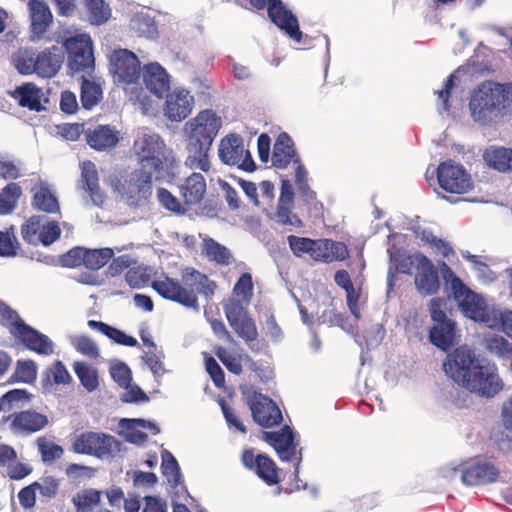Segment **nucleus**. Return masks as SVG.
Wrapping results in <instances>:
<instances>
[{
	"mask_svg": "<svg viewBox=\"0 0 512 512\" xmlns=\"http://www.w3.org/2000/svg\"><path fill=\"white\" fill-rule=\"evenodd\" d=\"M392 259L396 269L403 274H411L414 264L416 265L415 254L409 255L404 252H397Z\"/></svg>",
	"mask_w": 512,
	"mask_h": 512,
	"instance_id": "338daca9",
	"label": "nucleus"
},
{
	"mask_svg": "<svg viewBox=\"0 0 512 512\" xmlns=\"http://www.w3.org/2000/svg\"><path fill=\"white\" fill-rule=\"evenodd\" d=\"M21 196L19 184L11 182L0 192V215H6L13 211Z\"/></svg>",
	"mask_w": 512,
	"mask_h": 512,
	"instance_id": "37998d69",
	"label": "nucleus"
},
{
	"mask_svg": "<svg viewBox=\"0 0 512 512\" xmlns=\"http://www.w3.org/2000/svg\"><path fill=\"white\" fill-rule=\"evenodd\" d=\"M33 483L36 484L40 497L47 501L56 498L60 492L61 480L55 476H44Z\"/></svg>",
	"mask_w": 512,
	"mask_h": 512,
	"instance_id": "09e8293b",
	"label": "nucleus"
},
{
	"mask_svg": "<svg viewBox=\"0 0 512 512\" xmlns=\"http://www.w3.org/2000/svg\"><path fill=\"white\" fill-rule=\"evenodd\" d=\"M221 118L211 110L200 111L185 124L188 131L185 165L193 170H210L209 151L221 127Z\"/></svg>",
	"mask_w": 512,
	"mask_h": 512,
	"instance_id": "7ed1b4c3",
	"label": "nucleus"
},
{
	"mask_svg": "<svg viewBox=\"0 0 512 512\" xmlns=\"http://www.w3.org/2000/svg\"><path fill=\"white\" fill-rule=\"evenodd\" d=\"M117 440L102 432L86 431L77 435L71 445L76 454L90 455L104 458L113 454L118 449Z\"/></svg>",
	"mask_w": 512,
	"mask_h": 512,
	"instance_id": "1a4fd4ad",
	"label": "nucleus"
},
{
	"mask_svg": "<svg viewBox=\"0 0 512 512\" xmlns=\"http://www.w3.org/2000/svg\"><path fill=\"white\" fill-rule=\"evenodd\" d=\"M508 102L509 92L504 85L485 81L473 91L469 109L474 121L488 124L503 115Z\"/></svg>",
	"mask_w": 512,
	"mask_h": 512,
	"instance_id": "39448f33",
	"label": "nucleus"
},
{
	"mask_svg": "<svg viewBox=\"0 0 512 512\" xmlns=\"http://www.w3.org/2000/svg\"><path fill=\"white\" fill-rule=\"evenodd\" d=\"M110 70L118 84L137 83L141 75L140 61L138 57L127 49L113 51L110 56Z\"/></svg>",
	"mask_w": 512,
	"mask_h": 512,
	"instance_id": "4468645a",
	"label": "nucleus"
},
{
	"mask_svg": "<svg viewBox=\"0 0 512 512\" xmlns=\"http://www.w3.org/2000/svg\"><path fill=\"white\" fill-rule=\"evenodd\" d=\"M112 379L121 387L128 388L132 381V373L128 365L117 361L110 366Z\"/></svg>",
	"mask_w": 512,
	"mask_h": 512,
	"instance_id": "052dcab7",
	"label": "nucleus"
},
{
	"mask_svg": "<svg viewBox=\"0 0 512 512\" xmlns=\"http://www.w3.org/2000/svg\"><path fill=\"white\" fill-rule=\"evenodd\" d=\"M233 294L240 298V302L249 303L253 296V281L250 273L241 274L233 287Z\"/></svg>",
	"mask_w": 512,
	"mask_h": 512,
	"instance_id": "4d7b16f0",
	"label": "nucleus"
},
{
	"mask_svg": "<svg viewBox=\"0 0 512 512\" xmlns=\"http://www.w3.org/2000/svg\"><path fill=\"white\" fill-rule=\"evenodd\" d=\"M14 64L20 74H37L36 54L32 51L20 50L14 57Z\"/></svg>",
	"mask_w": 512,
	"mask_h": 512,
	"instance_id": "3c124183",
	"label": "nucleus"
},
{
	"mask_svg": "<svg viewBox=\"0 0 512 512\" xmlns=\"http://www.w3.org/2000/svg\"><path fill=\"white\" fill-rule=\"evenodd\" d=\"M262 438L272 446L282 461L296 460L295 473H298L299 465L302 461L301 449L297 450L294 432L288 425H285L279 431L263 432Z\"/></svg>",
	"mask_w": 512,
	"mask_h": 512,
	"instance_id": "2eb2a0df",
	"label": "nucleus"
},
{
	"mask_svg": "<svg viewBox=\"0 0 512 512\" xmlns=\"http://www.w3.org/2000/svg\"><path fill=\"white\" fill-rule=\"evenodd\" d=\"M114 256L111 248L88 249L74 247L60 256L62 266L75 268L85 266L90 270H99L104 267Z\"/></svg>",
	"mask_w": 512,
	"mask_h": 512,
	"instance_id": "9b49d317",
	"label": "nucleus"
},
{
	"mask_svg": "<svg viewBox=\"0 0 512 512\" xmlns=\"http://www.w3.org/2000/svg\"><path fill=\"white\" fill-rule=\"evenodd\" d=\"M294 205H288L287 203L278 202L276 212L274 213L273 219L281 225H290L294 227H301V219L294 213H292Z\"/></svg>",
	"mask_w": 512,
	"mask_h": 512,
	"instance_id": "864d4df0",
	"label": "nucleus"
},
{
	"mask_svg": "<svg viewBox=\"0 0 512 512\" xmlns=\"http://www.w3.org/2000/svg\"><path fill=\"white\" fill-rule=\"evenodd\" d=\"M131 155L139 166L155 176L156 180L163 179L173 170L175 158L163 138L154 132L143 129L133 140Z\"/></svg>",
	"mask_w": 512,
	"mask_h": 512,
	"instance_id": "20e7f679",
	"label": "nucleus"
},
{
	"mask_svg": "<svg viewBox=\"0 0 512 512\" xmlns=\"http://www.w3.org/2000/svg\"><path fill=\"white\" fill-rule=\"evenodd\" d=\"M85 6L92 24L101 25L110 18L111 10L104 0H85Z\"/></svg>",
	"mask_w": 512,
	"mask_h": 512,
	"instance_id": "a18cd8bd",
	"label": "nucleus"
},
{
	"mask_svg": "<svg viewBox=\"0 0 512 512\" xmlns=\"http://www.w3.org/2000/svg\"><path fill=\"white\" fill-rule=\"evenodd\" d=\"M295 158H299L296 153L292 138L282 132L278 135L272 152V165L278 169L286 168Z\"/></svg>",
	"mask_w": 512,
	"mask_h": 512,
	"instance_id": "473e14b6",
	"label": "nucleus"
},
{
	"mask_svg": "<svg viewBox=\"0 0 512 512\" xmlns=\"http://www.w3.org/2000/svg\"><path fill=\"white\" fill-rule=\"evenodd\" d=\"M73 369L80 383L87 391L92 392L98 388L99 381L96 368L85 362L77 361L74 363Z\"/></svg>",
	"mask_w": 512,
	"mask_h": 512,
	"instance_id": "ea45409f",
	"label": "nucleus"
},
{
	"mask_svg": "<svg viewBox=\"0 0 512 512\" xmlns=\"http://www.w3.org/2000/svg\"><path fill=\"white\" fill-rule=\"evenodd\" d=\"M161 469L169 485L176 488L182 481L179 464L175 457L167 450L162 452Z\"/></svg>",
	"mask_w": 512,
	"mask_h": 512,
	"instance_id": "a19ab883",
	"label": "nucleus"
},
{
	"mask_svg": "<svg viewBox=\"0 0 512 512\" xmlns=\"http://www.w3.org/2000/svg\"><path fill=\"white\" fill-rule=\"evenodd\" d=\"M36 442L44 462L55 461L61 458L64 453L60 445L50 442L44 437H39Z\"/></svg>",
	"mask_w": 512,
	"mask_h": 512,
	"instance_id": "13d9d810",
	"label": "nucleus"
},
{
	"mask_svg": "<svg viewBox=\"0 0 512 512\" xmlns=\"http://www.w3.org/2000/svg\"><path fill=\"white\" fill-rule=\"evenodd\" d=\"M87 324L91 329L98 330L117 344L128 347H135L138 345L136 338L129 336L122 330L112 327L104 322L89 320Z\"/></svg>",
	"mask_w": 512,
	"mask_h": 512,
	"instance_id": "c9c22d12",
	"label": "nucleus"
},
{
	"mask_svg": "<svg viewBox=\"0 0 512 512\" xmlns=\"http://www.w3.org/2000/svg\"><path fill=\"white\" fill-rule=\"evenodd\" d=\"M416 274L414 283L418 292L425 296L435 295L440 288L438 272L432 261L424 254L415 253Z\"/></svg>",
	"mask_w": 512,
	"mask_h": 512,
	"instance_id": "4be33fe9",
	"label": "nucleus"
},
{
	"mask_svg": "<svg viewBox=\"0 0 512 512\" xmlns=\"http://www.w3.org/2000/svg\"><path fill=\"white\" fill-rule=\"evenodd\" d=\"M445 279L450 282L453 298L467 318L494 327L496 311L489 309L479 294L469 289L449 267H447Z\"/></svg>",
	"mask_w": 512,
	"mask_h": 512,
	"instance_id": "423d86ee",
	"label": "nucleus"
},
{
	"mask_svg": "<svg viewBox=\"0 0 512 512\" xmlns=\"http://www.w3.org/2000/svg\"><path fill=\"white\" fill-rule=\"evenodd\" d=\"M87 144L96 151H110L121 139L120 131L111 125H96L84 131Z\"/></svg>",
	"mask_w": 512,
	"mask_h": 512,
	"instance_id": "393cba45",
	"label": "nucleus"
},
{
	"mask_svg": "<svg viewBox=\"0 0 512 512\" xmlns=\"http://www.w3.org/2000/svg\"><path fill=\"white\" fill-rule=\"evenodd\" d=\"M461 480L467 486H482L497 481L499 469L486 460L475 458L466 462L460 469Z\"/></svg>",
	"mask_w": 512,
	"mask_h": 512,
	"instance_id": "a211bd4d",
	"label": "nucleus"
},
{
	"mask_svg": "<svg viewBox=\"0 0 512 512\" xmlns=\"http://www.w3.org/2000/svg\"><path fill=\"white\" fill-rule=\"evenodd\" d=\"M8 422L10 431L15 435H31L46 428L49 424L48 416L33 409L14 411L2 418Z\"/></svg>",
	"mask_w": 512,
	"mask_h": 512,
	"instance_id": "f3484780",
	"label": "nucleus"
},
{
	"mask_svg": "<svg viewBox=\"0 0 512 512\" xmlns=\"http://www.w3.org/2000/svg\"><path fill=\"white\" fill-rule=\"evenodd\" d=\"M206 189L207 186L204 176L197 172L192 173L179 185V193L188 209L203 200Z\"/></svg>",
	"mask_w": 512,
	"mask_h": 512,
	"instance_id": "7c9ffc66",
	"label": "nucleus"
},
{
	"mask_svg": "<svg viewBox=\"0 0 512 512\" xmlns=\"http://www.w3.org/2000/svg\"><path fill=\"white\" fill-rule=\"evenodd\" d=\"M287 241L293 254L297 257H301L304 254H310L314 239L290 235Z\"/></svg>",
	"mask_w": 512,
	"mask_h": 512,
	"instance_id": "680f3d73",
	"label": "nucleus"
},
{
	"mask_svg": "<svg viewBox=\"0 0 512 512\" xmlns=\"http://www.w3.org/2000/svg\"><path fill=\"white\" fill-rule=\"evenodd\" d=\"M153 176L145 170L135 169L123 181H117L115 190L127 205L131 207L143 206L152 195Z\"/></svg>",
	"mask_w": 512,
	"mask_h": 512,
	"instance_id": "0eeeda50",
	"label": "nucleus"
},
{
	"mask_svg": "<svg viewBox=\"0 0 512 512\" xmlns=\"http://www.w3.org/2000/svg\"><path fill=\"white\" fill-rule=\"evenodd\" d=\"M31 40H40L53 23V14L44 0H29Z\"/></svg>",
	"mask_w": 512,
	"mask_h": 512,
	"instance_id": "b1692460",
	"label": "nucleus"
},
{
	"mask_svg": "<svg viewBox=\"0 0 512 512\" xmlns=\"http://www.w3.org/2000/svg\"><path fill=\"white\" fill-rule=\"evenodd\" d=\"M205 367L214 385L218 388L224 387L225 374L217 361L213 357H208L205 360Z\"/></svg>",
	"mask_w": 512,
	"mask_h": 512,
	"instance_id": "0e129e2a",
	"label": "nucleus"
},
{
	"mask_svg": "<svg viewBox=\"0 0 512 512\" xmlns=\"http://www.w3.org/2000/svg\"><path fill=\"white\" fill-rule=\"evenodd\" d=\"M41 232V219L39 216L30 217L25 224L22 225L21 234L23 239L29 243L36 245L39 243Z\"/></svg>",
	"mask_w": 512,
	"mask_h": 512,
	"instance_id": "bf43d9fd",
	"label": "nucleus"
},
{
	"mask_svg": "<svg viewBox=\"0 0 512 512\" xmlns=\"http://www.w3.org/2000/svg\"><path fill=\"white\" fill-rule=\"evenodd\" d=\"M18 332L14 336L28 350L39 355H51L54 352L52 340L28 324L18 325Z\"/></svg>",
	"mask_w": 512,
	"mask_h": 512,
	"instance_id": "bb28decb",
	"label": "nucleus"
},
{
	"mask_svg": "<svg viewBox=\"0 0 512 512\" xmlns=\"http://www.w3.org/2000/svg\"><path fill=\"white\" fill-rule=\"evenodd\" d=\"M36 484L31 483L18 492V500L22 508L30 510L36 505Z\"/></svg>",
	"mask_w": 512,
	"mask_h": 512,
	"instance_id": "69168bd1",
	"label": "nucleus"
},
{
	"mask_svg": "<svg viewBox=\"0 0 512 512\" xmlns=\"http://www.w3.org/2000/svg\"><path fill=\"white\" fill-rule=\"evenodd\" d=\"M309 256L317 262H342L349 258L350 251L344 242L322 238L314 239Z\"/></svg>",
	"mask_w": 512,
	"mask_h": 512,
	"instance_id": "5701e85b",
	"label": "nucleus"
},
{
	"mask_svg": "<svg viewBox=\"0 0 512 512\" xmlns=\"http://www.w3.org/2000/svg\"><path fill=\"white\" fill-rule=\"evenodd\" d=\"M61 234L60 227L57 222H49L46 226L41 228L40 239L43 245L47 246L55 242Z\"/></svg>",
	"mask_w": 512,
	"mask_h": 512,
	"instance_id": "774afa93",
	"label": "nucleus"
},
{
	"mask_svg": "<svg viewBox=\"0 0 512 512\" xmlns=\"http://www.w3.org/2000/svg\"><path fill=\"white\" fill-rule=\"evenodd\" d=\"M31 399L32 394L26 389H12L0 397V407L2 411L18 410L28 404Z\"/></svg>",
	"mask_w": 512,
	"mask_h": 512,
	"instance_id": "4c0bfd02",
	"label": "nucleus"
},
{
	"mask_svg": "<svg viewBox=\"0 0 512 512\" xmlns=\"http://www.w3.org/2000/svg\"><path fill=\"white\" fill-rule=\"evenodd\" d=\"M79 187L87 193L92 205L102 207L106 196L99 185V176L93 162L87 160L81 164Z\"/></svg>",
	"mask_w": 512,
	"mask_h": 512,
	"instance_id": "cd10ccee",
	"label": "nucleus"
},
{
	"mask_svg": "<svg viewBox=\"0 0 512 512\" xmlns=\"http://www.w3.org/2000/svg\"><path fill=\"white\" fill-rule=\"evenodd\" d=\"M218 155L220 160L230 166L252 172L256 165L247 149H245L243 138L238 134H230L220 141Z\"/></svg>",
	"mask_w": 512,
	"mask_h": 512,
	"instance_id": "f8f14e48",
	"label": "nucleus"
},
{
	"mask_svg": "<svg viewBox=\"0 0 512 512\" xmlns=\"http://www.w3.org/2000/svg\"><path fill=\"white\" fill-rule=\"evenodd\" d=\"M157 199L166 210L173 213L183 215L189 210L183 200L181 202L166 188L161 187L157 189Z\"/></svg>",
	"mask_w": 512,
	"mask_h": 512,
	"instance_id": "8fccbe9b",
	"label": "nucleus"
},
{
	"mask_svg": "<svg viewBox=\"0 0 512 512\" xmlns=\"http://www.w3.org/2000/svg\"><path fill=\"white\" fill-rule=\"evenodd\" d=\"M20 248L19 242L14 234L13 228L0 231V256L13 257L17 255Z\"/></svg>",
	"mask_w": 512,
	"mask_h": 512,
	"instance_id": "5fc2aeb1",
	"label": "nucleus"
},
{
	"mask_svg": "<svg viewBox=\"0 0 512 512\" xmlns=\"http://www.w3.org/2000/svg\"><path fill=\"white\" fill-rule=\"evenodd\" d=\"M164 114L171 121H181L191 113L194 98L185 89H175L167 93Z\"/></svg>",
	"mask_w": 512,
	"mask_h": 512,
	"instance_id": "a878e982",
	"label": "nucleus"
},
{
	"mask_svg": "<svg viewBox=\"0 0 512 512\" xmlns=\"http://www.w3.org/2000/svg\"><path fill=\"white\" fill-rule=\"evenodd\" d=\"M32 204L35 209L44 211L46 213H56L59 211V203L57 198L46 186H41L35 192Z\"/></svg>",
	"mask_w": 512,
	"mask_h": 512,
	"instance_id": "79ce46f5",
	"label": "nucleus"
},
{
	"mask_svg": "<svg viewBox=\"0 0 512 512\" xmlns=\"http://www.w3.org/2000/svg\"><path fill=\"white\" fill-rule=\"evenodd\" d=\"M65 59L61 47L51 46L36 54L37 75L44 78L54 77L62 67Z\"/></svg>",
	"mask_w": 512,
	"mask_h": 512,
	"instance_id": "c756f323",
	"label": "nucleus"
},
{
	"mask_svg": "<svg viewBox=\"0 0 512 512\" xmlns=\"http://www.w3.org/2000/svg\"><path fill=\"white\" fill-rule=\"evenodd\" d=\"M73 345L75 349L83 355L91 358L99 356V349L95 342L88 336H78L74 339Z\"/></svg>",
	"mask_w": 512,
	"mask_h": 512,
	"instance_id": "e2e57ef3",
	"label": "nucleus"
},
{
	"mask_svg": "<svg viewBox=\"0 0 512 512\" xmlns=\"http://www.w3.org/2000/svg\"><path fill=\"white\" fill-rule=\"evenodd\" d=\"M120 425L123 429L124 439L129 443L137 445L144 444L148 439V435L139 428H149L153 430L154 434L159 432L158 427L154 423L143 419H123Z\"/></svg>",
	"mask_w": 512,
	"mask_h": 512,
	"instance_id": "72a5a7b5",
	"label": "nucleus"
},
{
	"mask_svg": "<svg viewBox=\"0 0 512 512\" xmlns=\"http://www.w3.org/2000/svg\"><path fill=\"white\" fill-rule=\"evenodd\" d=\"M224 312L229 325L245 342H252L258 338L255 321L249 317L247 310L239 300L231 299L224 305Z\"/></svg>",
	"mask_w": 512,
	"mask_h": 512,
	"instance_id": "dca6fc26",
	"label": "nucleus"
},
{
	"mask_svg": "<svg viewBox=\"0 0 512 512\" xmlns=\"http://www.w3.org/2000/svg\"><path fill=\"white\" fill-rule=\"evenodd\" d=\"M102 99V89L94 81L83 78L81 83L80 100L85 109H91Z\"/></svg>",
	"mask_w": 512,
	"mask_h": 512,
	"instance_id": "c03bdc74",
	"label": "nucleus"
},
{
	"mask_svg": "<svg viewBox=\"0 0 512 512\" xmlns=\"http://www.w3.org/2000/svg\"><path fill=\"white\" fill-rule=\"evenodd\" d=\"M483 159L494 170L502 173L511 171L508 148L491 146L485 149Z\"/></svg>",
	"mask_w": 512,
	"mask_h": 512,
	"instance_id": "e433bc0d",
	"label": "nucleus"
},
{
	"mask_svg": "<svg viewBox=\"0 0 512 512\" xmlns=\"http://www.w3.org/2000/svg\"><path fill=\"white\" fill-rule=\"evenodd\" d=\"M182 283L169 276L154 280L152 288L164 299L179 303L187 308L198 310V294L212 298L217 288L215 281L193 267L182 271Z\"/></svg>",
	"mask_w": 512,
	"mask_h": 512,
	"instance_id": "f03ea898",
	"label": "nucleus"
},
{
	"mask_svg": "<svg viewBox=\"0 0 512 512\" xmlns=\"http://www.w3.org/2000/svg\"><path fill=\"white\" fill-rule=\"evenodd\" d=\"M443 370L458 386L480 397L493 398L504 386L497 368L482 364L467 346L457 347L449 353L443 362Z\"/></svg>",
	"mask_w": 512,
	"mask_h": 512,
	"instance_id": "f257e3e1",
	"label": "nucleus"
},
{
	"mask_svg": "<svg viewBox=\"0 0 512 512\" xmlns=\"http://www.w3.org/2000/svg\"><path fill=\"white\" fill-rule=\"evenodd\" d=\"M202 254L210 262H214L222 266L229 265L232 259L230 250L209 236L203 238Z\"/></svg>",
	"mask_w": 512,
	"mask_h": 512,
	"instance_id": "f704fd0d",
	"label": "nucleus"
},
{
	"mask_svg": "<svg viewBox=\"0 0 512 512\" xmlns=\"http://www.w3.org/2000/svg\"><path fill=\"white\" fill-rule=\"evenodd\" d=\"M242 464L255 474L267 485L273 486L279 483V468L276 463L266 454L255 455L254 449H244L241 455Z\"/></svg>",
	"mask_w": 512,
	"mask_h": 512,
	"instance_id": "6ab92c4d",
	"label": "nucleus"
},
{
	"mask_svg": "<svg viewBox=\"0 0 512 512\" xmlns=\"http://www.w3.org/2000/svg\"><path fill=\"white\" fill-rule=\"evenodd\" d=\"M443 305L444 301L441 298L430 300V314L434 325L429 331V339L433 345L447 351L455 344L456 327L455 323L448 319Z\"/></svg>",
	"mask_w": 512,
	"mask_h": 512,
	"instance_id": "6e6552de",
	"label": "nucleus"
},
{
	"mask_svg": "<svg viewBox=\"0 0 512 512\" xmlns=\"http://www.w3.org/2000/svg\"><path fill=\"white\" fill-rule=\"evenodd\" d=\"M68 55V67L72 73L90 71L94 68L93 43L88 34H79L64 40Z\"/></svg>",
	"mask_w": 512,
	"mask_h": 512,
	"instance_id": "9d476101",
	"label": "nucleus"
},
{
	"mask_svg": "<svg viewBox=\"0 0 512 512\" xmlns=\"http://www.w3.org/2000/svg\"><path fill=\"white\" fill-rule=\"evenodd\" d=\"M249 406L253 420L264 428L279 425L282 420V413L276 403L269 397L254 393L249 400Z\"/></svg>",
	"mask_w": 512,
	"mask_h": 512,
	"instance_id": "412c9836",
	"label": "nucleus"
},
{
	"mask_svg": "<svg viewBox=\"0 0 512 512\" xmlns=\"http://www.w3.org/2000/svg\"><path fill=\"white\" fill-rule=\"evenodd\" d=\"M0 325L6 327L14 337L18 332V325H25V322L15 310L0 300Z\"/></svg>",
	"mask_w": 512,
	"mask_h": 512,
	"instance_id": "de8ad7c7",
	"label": "nucleus"
},
{
	"mask_svg": "<svg viewBox=\"0 0 512 512\" xmlns=\"http://www.w3.org/2000/svg\"><path fill=\"white\" fill-rule=\"evenodd\" d=\"M488 351L503 359H512V343L503 336L494 335L487 340Z\"/></svg>",
	"mask_w": 512,
	"mask_h": 512,
	"instance_id": "603ef678",
	"label": "nucleus"
},
{
	"mask_svg": "<svg viewBox=\"0 0 512 512\" xmlns=\"http://www.w3.org/2000/svg\"><path fill=\"white\" fill-rule=\"evenodd\" d=\"M267 9L269 20L295 42L300 43L303 33L300 30L297 17L281 0H271Z\"/></svg>",
	"mask_w": 512,
	"mask_h": 512,
	"instance_id": "aec40b11",
	"label": "nucleus"
},
{
	"mask_svg": "<svg viewBox=\"0 0 512 512\" xmlns=\"http://www.w3.org/2000/svg\"><path fill=\"white\" fill-rule=\"evenodd\" d=\"M37 378V366L33 360H19L11 376V382L32 383Z\"/></svg>",
	"mask_w": 512,
	"mask_h": 512,
	"instance_id": "49530a36",
	"label": "nucleus"
},
{
	"mask_svg": "<svg viewBox=\"0 0 512 512\" xmlns=\"http://www.w3.org/2000/svg\"><path fill=\"white\" fill-rule=\"evenodd\" d=\"M10 95L22 108H27L35 112L44 110L42 105L43 92L32 82L15 87V89L10 92Z\"/></svg>",
	"mask_w": 512,
	"mask_h": 512,
	"instance_id": "2f4dec72",
	"label": "nucleus"
},
{
	"mask_svg": "<svg viewBox=\"0 0 512 512\" xmlns=\"http://www.w3.org/2000/svg\"><path fill=\"white\" fill-rule=\"evenodd\" d=\"M439 186L451 194H464L473 187L470 175L465 169L453 161H445L437 168Z\"/></svg>",
	"mask_w": 512,
	"mask_h": 512,
	"instance_id": "ddd939ff",
	"label": "nucleus"
},
{
	"mask_svg": "<svg viewBox=\"0 0 512 512\" xmlns=\"http://www.w3.org/2000/svg\"><path fill=\"white\" fill-rule=\"evenodd\" d=\"M102 491L93 488L84 489L72 498L76 512H91L101 502Z\"/></svg>",
	"mask_w": 512,
	"mask_h": 512,
	"instance_id": "58836bf2",
	"label": "nucleus"
},
{
	"mask_svg": "<svg viewBox=\"0 0 512 512\" xmlns=\"http://www.w3.org/2000/svg\"><path fill=\"white\" fill-rule=\"evenodd\" d=\"M215 354L229 372L235 375H240L242 373L243 366L240 356L231 354L222 346H218L215 349Z\"/></svg>",
	"mask_w": 512,
	"mask_h": 512,
	"instance_id": "6e6d98bb",
	"label": "nucleus"
},
{
	"mask_svg": "<svg viewBox=\"0 0 512 512\" xmlns=\"http://www.w3.org/2000/svg\"><path fill=\"white\" fill-rule=\"evenodd\" d=\"M143 82L151 94L162 99L170 89V76L157 62L144 65L142 68Z\"/></svg>",
	"mask_w": 512,
	"mask_h": 512,
	"instance_id": "c85d7f7f",
	"label": "nucleus"
}]
</instances>
